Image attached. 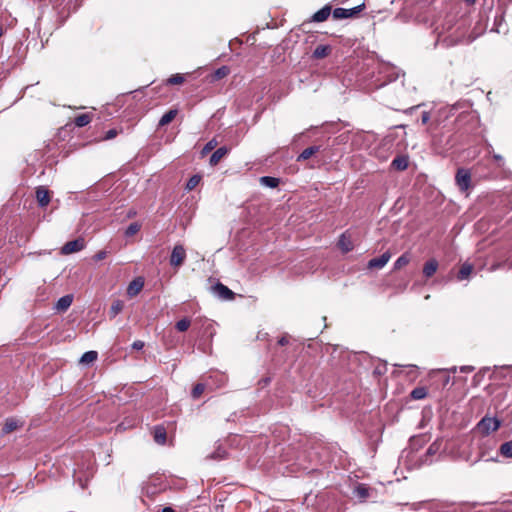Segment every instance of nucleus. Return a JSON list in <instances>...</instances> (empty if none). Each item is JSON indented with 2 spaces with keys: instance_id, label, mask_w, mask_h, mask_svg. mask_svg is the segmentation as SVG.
<instances>
[{
  "instance_id": "a19ab883",
  "label": "nucleus",
  "mask_w": 512,
  "mask_h": 512,
  "mask_svg": "<svg viewBox=\"0 0 512 512\" xmlns=\"http://www.w3.org/2000/svg\"><path fill=\"white\" fill-rule=\"evenodd\" d=\"M217 145V142L215 139L210 140L204 147L203 152H208L212 150Z\"/></svg>"
},
{
  "instance_id": "c9c22d12",
  "label": "nucleus",
  "mask_w": 512,
  "mask_h": 512,
  "mask_svg": "<svg viewBox=\"0 0 512 512\" xmlns=\"http://www.w3.org/2000/svg\"><path fill=\"white\" fill-rule=\"evenodd\" d=\"M205 390V384L198 383L192 389L191 395L194 399L199 398Z\"/></svg>"
},
{
  "instance_id": "864d4df0",
  "label": "nucleus",
  "mask_w": 512,
  "mask_h": 512,
  "mask_svg": "<svg viewBox=\"0 0 512 512\" xmlns=\"http://www.w3.org/2000/svg\"><path fill=\"white\" fill-rule=\"evenodd\" d=\"M4 34V28L0 25V37Z\"/></svg>"
},
{
  "instance_id": "4c0bfd02",
  "label": "nucleus",
  "mask_w": 512,
  "mask_h": 512,
  "mask_svg": "<svg viewBox=\"0 0 512 512\" xmlns=\"http://www.w3.org/2000/svg\"><path fill=\"white\" fill-rule=\"evenodd\" d=\"M190 326V320L183 318L176 323V329L180 332L186 331Z\"/></svg>"
},
{
  "instance_id": "09e8293b",
  "label": "nucleus",
  "mask_w": 512,
  "mask_h": 512,
  "mask_svg": "<svg viewBox=\"0 0 512 512\" xmlns=\"http://www.w3.org/2000/svg\"><path fill=\"white\" fill-rule=\"evenodd\" d=\"M162 512H175V510L171 507H165L162 509Z\"/></svg>"
},
{
  "instance_id": "aec40b11",
  "label": "nucleus",
  "mask_w": 512,
  "mask_h": 512,
  "mask_svg": "<svg viewBox=\"0 0 512 512\" xmlns=\"http://www.w3.org/2000/svg\"><path fill=\"white\" fill-rule=\"evenodd\" d=\"M97 357L98 353L96 351H87L81 356L79 363L82 365H89L96 361Z\"/></svg>"
},
{
  "instance_id": "a211bd4d",
  "label": "nucleus",
  "mask_w": 512,
  "mask_h": 512,
  "mask_svg": "<svg viewBox=\"0 0 512 512\" xmlns=\"http://www.w3.org/2000/svg\"><path fill=\"white\" fill-rule=\"evenodd\" d=\"M320 147L319 146H310L306 149H304L297 157V161L298 162H301V161H305L307 159H309L311 156H313L315 153H317L319 151Z\"/></svg>"
},
{
  "instance_id": "72a5a7b5",
  "label": "nucleus",
  "mask_w": 512,
  "mask_h": 512,
  "mask_svg": "<svg viewBox=\"0 0 512 512\" xmlns=\"http://www.w3.org/2000/svg\"><path fill=\"white\" fill-rule=\"evenodd\" d=\"M201 177L199 175H193L186 183V189L188 191L193 190L200 182Z\"/></svg>"
},
{
  "instance_id": "8fccbe9b",
  "label": "nucleus",
  "mask_w": 512,
  "mask_h": 512,
  "mask_svg": "<svg viewBox=\"0 0 512 512\" xmlns=\"http://www.w3.org/2000/svg\"><path fill=\"white\" fill-rule=\"evenodd\" d=\"M374 373H376V374H382V373H383V371H382V369H381V368L377 367V368L374 370Z\"/></svg>"
},
{
  "instance_id": "5701e85b",
  "label": "nucleus",
  "mask_w": 512,
  "mask_h": 512,
  "mask_svg": "<svg viewBox=\"0 0 512 512\" xmlns=\"http://www.w3.org/2000/svg\"><path fill=\"white\" fill-rule=\"evenodd\" d=\"M177 115V110L171 109L167 111L159 120V126H165L172 122Z\"/></svg>"
},
{
  "instance_id": "ea45409f",
  "label": "nucleus",
  "mask_w": 512,
  "mask_h": 512,
  "mask_svg": "<svg viewBox=\"0 0 512 512\" xmlns=\"http://www.w3.org/2000/svg\"><path fill=\"white\" fill-rule=\"evenodd\" d=\"M107 257V252L105 250L98 251L94 256L95 261H101Z\"/></svg>"
},
{
  "instance_id": "7c9ffc66",
  "label": "nucleus",
  "mask_w": 512,
  "mask_h": 512,
  "mask_svg": "<svg viewBox=\"0 0 512 512\" xmlns=\"http://www.w3.org/2000/svg\"><path fill=\"white\" fill-rule=\"evenodd\" d=\"M410 262V257L408 254L401 255L394 263V270H399L402 267L406 266Z\"/></svg>"
},
{
  "instance_id": "58836bf2",
  "label": "nucleus",
  "mask_w": 512,
  "mask_h": 512,
  "mask_svg": "<svg viewBox=\"0 0 512 512\" xmlns=\"http://www.w3.org/2000/svg\"><path fill=\"white\" fill-rule=\"evenodd\" d=\"M495 371H508L507 375L512 378V365L494 366Z\"/></svg>"
},
{
  "instance_id": "f257e3e1",
  "label": "nucleus",
  "mask_w": 512,
  "mask_h": 512,
  "mask_svg": "<svg viewBox=\"0 0 512 512\" xmlns=\"http://www.w3.org/2000/svg\"><path fill=\"white\" fill-rule=\"evenodd\" d=\"M495 449V442L490 439H483L478 445V455L471 461V464H476L479 461L494 462L497 461V456L492 455Z\"/></svg>"
},
{
  "instance_id": "f8f14e48",
  "label": "nucleus",
  "mask_w": 512,
  "mask_h": 512,
  "mask_svg": "<svg viewBox=\"0 0 512 512\" xmlns=\"http://www.w3.org/2000/svg\"><path fill=\"white\" fill-rule=\"evenodd\" d=\"M36 199L39 206L46 207L50 202L49 192L44 187H38L36 190Z\"/></svg>"
},
{
  "instance_id": "dca6fc26",
  "label": "nucleus",
  "mask_w": 512,
  "mask_h": 512,
  "mask_svg": "<svg viewBox=\"0 0 512 512\" xmlns=\"http://www.w3.org/2000/svg\"><path fill=\"white\" fill-rule=\"evenodd\" d=\"M338 245L344 253H347L353 249V243H352L350 237L347 236L345 233H343L340 236Z\"/></svg>"
},
{
  "instance_id": "6e6552de",
  "label": "nucleus",
  "mask_w": 512,
  "mask_h": 512,
  "mask_svg": "<svg viewBox=\"0 0 512 512\" xmlns=\"http://www.w3.org/2000/svg\"><path fill=\"white\" fill-rule=\"evenodd\" d=\"M213 293L223 300L233 299L234 293L224 284L218 282L212 287Z\"/></svg>"
},
{
  "instance_id": "f3484780",
  "label": "nucleus",
  "mask_w": 512,
  "mask_h": 512,
  "mask_svg": "<svg viewBox=\"0 0 512 512\" xmlns=\"http://www.w3.org/2000/svg\"><path fill=\"white\" fill-rule=\"evenodd\" d=\"M227 153L228 149L226 147H220L217 150H215L210 157V165H216Z\"/></svg>"
},
{
  "instance_id": "603ef678",
  "label": "nucleus",
  "mask_w": 512,
  "mask_h": 512,
  "mask_svg": "<svg viewBox=\"0 0 512 512\" xmlns=\"http://www.w3.org/2000/svg\"><path fill=\"white\" fill-rule=\"evenodd\" d=\"M465 2H466L467 4H470V5H471V4H474V3L476 2V0H465Z\"/></svg>"
},
{
  "instance_id": "2eb2a0df",
  "label": "nucleus",
  "mask_w": 512,
  "mask_h": 512,
  "mask_svg": "<svg viewBox=\"0 0 512 512\" xmlns=\"http://www.w3.org/2000/svg\"><path fill=\"white\" fill-rule=\"evenodd\" d=\"M332 51L330 45H318L313 51V58L322 59L327 57Z\"/></svg>"
},
{
  "instance_id": "39448f33",
  "label": "nucleus",
  "mask_w": 512,
  "mask_h": 512,
  "mask_svg": "<svg viewBox=\"0 0 512 512\" xmlns=\"http://www.w3.org/2000/svg\"><path fill=\"white\" fill-rule=\"evenodd\" d=\"M185 257L186 251L184 247L182 245H175L170 256V264L175 267L180 266Z\"/></svg>"
},
{
  "instance_id": "de8ad7c7",
  "label": "nucleus",
  "mask_w": 512,
  "mask_h": 512,
  "mask_svg": "<svg viewBox=\"0 0 512 512\" xmlns=\"http://www.w3.org/2000/svg\"><path fill=\"white\" fill-rule=\"evenodd\" d=\"M278 344L281 345V346H284L286 344H288V339L287 337H281L279 340H278Z\"/></svg>"
},
{
  "instance_id": "cd10ccee",
  "label": "nucleus",
  "mask_w": 512,
  "mask_h": 512,
  "mask_svg": "<svg viewBox=\"0 0 512 512\" xmlns=\"http://www.w3.org/2000/svg\"><path fill=\"white\" fill-rule=\"evenodd\" d=\"M123 307L124 303L121 300L114 301L110 307V317H116L123 310Z\"/></svg>"
},
{
  "instance_id": "423d86ee",
  "label": "nucleus",
  "mask_w": 512,
  "mask_h": 512,
  "mask_svg": "<svg viewBox=\"0 0 512 512\" xmlns=\"http://www.w3.org/2000/svg\"><path fill=\"white\" fill-rule=\"evenodd\" d=\"M84 246V240L82 238H78L64 244L61 248V253L64 255H68L71 253L79 252L84 248Z\"/></svg>"
},
{
  "instance_id": "a878e982",
  "label": "nucleus",
  "mask_w": 512,
  "mask_h": 512,
  "mask_svg": "<svg viewBox=\"0 0 512 512\" xmlns=\"http://www.w3.org/2000/svg\"><path fill=\"white\" fill-rule=\"evenodd\" d=\"M227 457V451L221 446H217L214 452H212L208 458L213 460H222Z\"/></svg>"
},
{
  "instance_id": "20e7f679",
  "label": "nucleus",
  "mask_w": 512,
  "mask_h": 512,
  "mask_svg": "<svg viewBox=\"0 0 512 512\" xmlns=\"http://www.w3.org/2000/svg\"><path fill=\"white\" fill-rule=\"evenodd\" d=\"M364 7H365V4L362 3L353 8H350V9L335 8L332 12V16L336 20L352 18L355 15H357L359 12H361L364 9Z\"/></svg>"
},
{
  "instance_id": "ddd939ff",
  "label": "nucleus",
  "mask_w": 512,
  "mask_h": 512,
  "mask_svg": "<svg viewBox=\"0 0 512 512\" xmlns=\"http://www.w3.org/2000/svg\"><path fill=\"white\" fill-rule=\"evenodd\" d=\"M330 14H331V7L329 5H326L312 15L311 21L318 22V23L323 22L328 19Z\"/></svg>"
},
{
  "instance_id": "6ab92c4d",
  "label": "nucleus",
  "mask_w": 512,
  "mask_h": 512,
  "mask_svg": "<svg viewBox=\"0 0 512 512\" xmlns=\"http://www.w3.org/2000/svg\"><path fill=\"white\" fill-rule=\"evenodd\" d=\"M472 271H473V266L471 264H469V263H464L461 266V268H460V270H459V272L457 274V279L459 281L468 279L469 276L471 275Z\"/></svg>"
},
{
  "instance_id": "79ce46f5",
  "label": "nucleus",
  "mask_w": 512,
  "mask_h": 512,
  "mask_svg": "<svg viewBox=\"0 0 512 512\" xmlns=\"http://www.w3.org/2000/svg\"><path fill=\"white\" fill-rule=\"evenodd\" d=\"M144 347V342L141 340H136L132 344V348L135 350H141Z\"/></svg>"
},
{
  "instance_id": "c03bdc74",
  "label": "nucleus",
  "mask_w": 512,
  "mask_h": 512,
  "mask_svg": "<svg viewBox=\"0 0 512 512\" xmlns=\"http://www.w3.org/2000/svg\"><path fill=\"white\" fill-rule=\"evenodd\" d=\"M117 131L115 129H110L106 132L105 139L110 140L116 137Z\"/></svg>"
},
{
  "instance_id": "bb28decb",
  "label": "nucleus",
  "mask_w": 512,
  "mask_h": 512,
  "mask_svg": "<svg viewBox=\"0 0 512 512\" xmlns=\"http://www.w3.org/2000/svg\"><path fill=\"white\" fill-rule=\"evenodd\" d=\"M410 396L414 400L424 399L427 396V389L425 387H416L411 391Z\"/></svg>"
},
{
  "instance_id": "b1692460",
  "label": "nucleus",
  "mask_w": 512,
  "mask_h": 512,
  "mask_svg": "<svg viewBox=\"0 0 512 512\" xmlns=\"http://www.w3.org/2000/svg\"><path fill=\"white\" fill-rule=\"evenodd\" d=\"M499 453L505 458H512V440L501 444Z\"/></svg>"
},
{
  "instance_id": "4be33fe9",
  "label": "nucleus",
  "mask_w": 512,
  "mask_h": 512,
  "mask_svg": "<svg viewBox=\"0 0 512 512\" xmlns=\"http://www.w3.org/2000/svg\"><path fill=\"white\" fill-rule=\"evenodd\" d=\"M392 167L396 170L402 171L408 167V159L404 156H398L393 159L391 163Z\"/></svg>"
},
{
  "instance_id": "49530a36",
  "label": "nucleus",
  "mask_w": 512,
  "mask_h": 512,
  "mask_svg": "<svg viewBox=\"0 0 512 512\" xmlns=\"http://www.w3.org/2000/svg\"><path fill=\"white\" fill-rule=\"evenodd\" d=\"M430 120V113L429 112H426L424 111L422 113V116H421V123L422 124H427Z\"/></svg>"
},
{
  "instance_id": "4468645a",
  "label": "nucleus",
  "mask_w": 512,
  "mask_h": 512,
  "mask_svg": "<svg viewBox=\"0 0 512 512\" xmlns=\"http://www.w3.org/2000/svg\"><path fill=\"white\" fill-rule=\"evenodd\" d=\"M73 302V296L71 294H67L58 299L55 304V309L58 311H66Z\"/></svg>"
},
{
  "instance_id": "412c9836",
  "label": "nucleus",
  "mask_w": 512,
  "mask_h": 512,
  "mask_svg": "<svg viewBox=\"0 0 512 512\" xmlns=\"http://www.w3.org/2000/svg\"><path fill=\"white\" fill-rule=\"evenodd\" d=\"M154 440L158 444H165L166 430L163 426H156L154 428Z\"/></svg>"
},
{
  "instance_id": "473e14b6",
  "label": "nucleus",
  "mask_w": 512,
  "mask_h": 512,
  "mask_svg": "<svg viewBox=\"0 0 512 512\" xmlns=\"http://www.w3.org/2000/svg\"><path fill=\"white\" fill-rule=\"evenodd\" d=\"M228 74H229V68L226 66H222L214 72L213 78L215 80H219V79L226 77Z\"/></svg>"
},
{
  "instance_id": "7ed1b4c3",
  "label": "nucleus",
  "mask_w": 512,
  "mask_h": 512,
  "mask_svg": "<svg viewBox=\"0 0 512 512\" xmlns=\"http://www.w3.org/2000/svg\"><path fill=\"white\" fill-rule=\"evenodd\" d=\"M455 181L462 192H466L471 187V173L468 169L459 168L455 175Z\"/></svg>"
},
{
  "instance_id": "f704fd0d",
  "label": "nucleus",
  "mask_w": 512,
  "mask_h": 512,
  "mask_svg": "<svg viewBox=\"0 0 512 512\" xmlns=\"http://www.w3.org/2000/svg\"><path fill=\"white\" fill-rule=\"evenodd\" d=\"M140 228H141V225L139 223H137V222L131 223L127 227V229L125 231V235L127 237L133 236L140 230Z\"/></svg>"
},
{
  "instance_id": "393cba45",
  "label": "nucleus",
  "mask_w": 512,
  "mask_h": 512,
  "mask_svg": "<svg viewBox=\"0 0 512 512\" xmlns=\"http://www.w3.org/2000/svg\"><path fill=\"white\" fill-rule=\"evenodd\" d=\"M260 183L269 188H276L279 185V179L270 176H263L260 178Z\"/></svg>"
},
{
  "instance_id": "3c124183",
  "label": "nucleus",
  "mask_w": 512,
  "mask_h": 512,
  "mask_svg": "<svg viewBox=\"0 0 512 512\" xmlns=\"http://www.w3.org/2000/svg\"><path fill=\"white\" fill-rule=\"evenodd\" d=\"M493 157H494V159H495V160H497V161L502 160V157H501L500 155H498V154H495Z\"/></svg>"
},
{
  "instance_id": "5fc2aeb1",
  "label": "nucleus",
  "mask_w": 512,
  "mask_h": 512,
  "mask_svg": "<svg viewBox=\"0 0 512 512\" xmlns=\"http://www.w3.org/2000/svg\"><path fill=\"white\" fill-rule=\"evenodd\" d=\"M450 371H451L452 373H455V372L457 371V367H452V368L450 369Z\"/></svg>"
},
{
  "instance_id": "1a4fd4ad",
  "label": "nucleus",
  "mask_w": 512,
  "mask_h": 512,
  "mask_svg": "<svg viewBox=\"0 0 512 512\" xmlns=\"http://www.w3.org/2000/svg\"><path fill=\"white\" fill-rule=\"evenodd\" d=\"M390 258H391V254L388 251L384 252L381 256L372 258L371 260H369L368 268L369 269H381L388 263Z\"/></svg>"
},
{
  "instance_id": "2f4dec72",
  "label": "nucleus",
  "mask_w": 512,
  "mask_h": 512,
  "mask_svg": "<svg viewBox=\"0 0 512 512\" xmlns=\"http://www.w3.org/2000/svg\"><path fill=\"white\" fill-rule=\"evenodd\" d=\"M354 492L359 499H365L369 496V489L364 484H359Z\"/></svg>"
},
{
  "instance_id": "37998d69",
  "label": "nucleus",
  "mask_w": 512,
  "mask_h": 512,
  "mask_svg": "<svg viewBox=\"0 0 512 512\" xmlns=\"http://www.w3.org/2000/svg\"><path fill=\"white\" fill-rule=\"evenodd\" d=\"M438 451V445L436 443H433L429 446V448L427 449V454L428 455H433L435 454L436 452Z\"/></svg>"
},
{
  "instance_id": "c756f323",
  "label": "nucleus",
  "mask_w": 512,
  "mask_h": 512,
  "mask_svg": "<svg viewBox=\"0 0 512 512\" xmlns=\"http://www.w3.org/2000/svg\"><path fill=\"white\" fill-rule=\"evenodd\" d=\"M90 122L91 116L87 113L78 115L74 120V123L77 127H84L88 125Z\"/></svg>"
},
{
  "instance_id": "9b49d317",
  "label": "nucleus",
  "mask_w": 512,
  "mask_h": 512,
  "mask_svg": "<svg viewBox=\"0 0 512 512\" xmlns=\"http://www.w3.org/2000/svg\"><path fill=\"white\" fill-rule=\"evenodd\" d=\"M144 286V280L141 277L135 278L133 281H131L127 287V295L129 297L136 296L143 288Z\"/></svg>"
},
{
  "instance_id": "9d476101",
  "label": "nucleus",
  "mask_w": 512,
  "mask_h": 512,
  "mask_svg": "<svg viewBox=\"0 0 512 512\" xmlns=\"http://www.w3.org/2000/svg\"><path fill=\"white\" fill-rule=\"evenodd\" d=\"M439 263L435 258H431L424 263L422 273L425 278H431L438 270Z\"/></svg>"
},
{
  "instance_id": "f03ea898",
  "label": "nucleus",
  "mask_w": 512,
  "mask_h": 512,
  "mask_svg": "<svg viewBox=\"0 0 512 512\" xmlns=\"http://www.w3.org/2000/svg\"><path fill=\"white\" fill-rule=\"evenodd\" d=\"M501 427V420L497 417L484 416L476 425L475 430L484 437L497 431Z\"/></svg>"
},
{
  "instance_id": "0eeeda50",
  "label": "nucleus",
  "mask_w": 512,
  "mask_h": 512,
  "mask_svg": "<svg viewBox=\"0 0 512 512\" xmlns=\"http://www.w3.org/2000/svg\"><path fill=\"white\" fill-rule=\"evenodd\" d=\"M92 475H93V466L91 463L88 464L87 469H86L85 473L83 474V476L81 475L80 468H77L74 470L75 481L79 483V485L82 489L85 488L87 481L89 480L90 477H92Z\"/></svg>"
},
{
  "instance_id": "a18cd8bd",
  "label": "nucleus",
  "mask_w": 512,
  "mask_h": 512,
  "mask_svg": "<svg viewBox=\"0 0 512 512\" xmlns=\"http://www.w3.org/2000/svg\"><path fill=\"white\" fill-rule=\"evenodd\" d=\"M475 369L474 366H470V365H464V366H461L460 367V371L462 373H470V372H473Z\"/></svg>"
},
{
  "instance_id": "e433bc0d",
  "label": "nucleus",
  "mask_w": 512,
  "mask_h": 512,
  "mask_svg": "<svg viewBox=\"0 0 512 512\" xmlns=\"http://www.w3.org/2000/svg\"><path fill=\"white\" fill-rule=\"evenodd\" d=\"M184 76L181 74H174L167 79V83L170 85L182 84L184 82Z\"/></svg>"
},
{
  "instance_id": "c85d7f7f",
  "label": "nucleus",
  "mask_w": 512,
  "mask_h": 512,
  "mask_svg": "<svg viewBox=\"0 0 512 512\" xmlns=\"http://www.w3.org/2000/svg\"><path fill=\"white\" fill-rule=\"evenodd\" d=\"M18 428V421L15 419H7L3 428V434H8Z\"/></svg>"
}]
</instances>
